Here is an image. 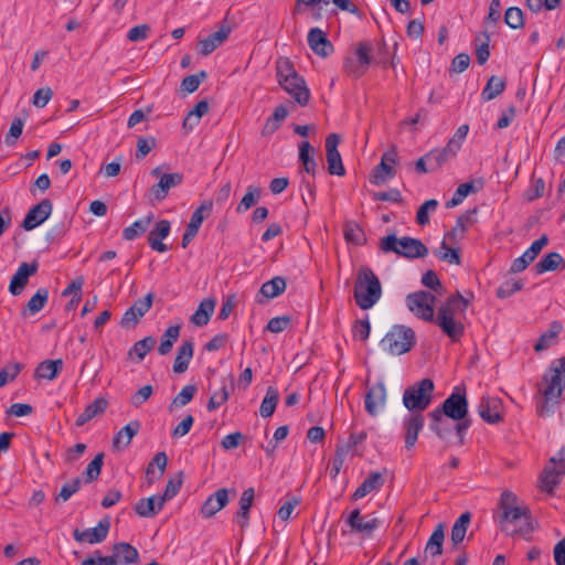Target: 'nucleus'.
Segmentation results:
<instances>
[{
	"mask_svg": "<svg viewBox=\"0 0 565 565\" xmlns=\"http://www.w3.org/2000/svg\"><path fill=\"white\" fill-rule=\"evenodd\" d=\"M182 486V472H179L177 479L171 478L168 480L163 494L159 495V508H163L164 503L168 500H171L173 497L178 494Z\"/></svg>",
	"mask_w": 565,
	"mask_h": 565,
	"instance_id": "5fc2aeb1",
	"label": "nucleus"
},
{
	"mask_svg": "<svg viewBox=\"0 0 565 565\" xmlns=\"http://www.w3.org/2000/svg\"><path fill=\"white\" fill-rule=\"evenodd\" d=\"M563 263V257L561 254L556 252H551L546 254L539 263L535 265V270L537 274H543L545 271H552L557 269L559 264Z\"/></svg>",
	"mask_w": 565,
	"mask_h": 565,
	"instance_id": "3c124183",
	"label": "nucleus"
},
{
	"mask_svg": "<svg viewBox=\"0 0 565 565\" xmlns=\"http://www.w3.org/2000/svg\"><path fill=\"white\" fill-rule=\"evenodd\" d=\"M565 391V356L551 362L536 384L535 411L539 417L552 416L563 403Z\"/></svg>",
	"mask_w": 565,
	"mask_h": 565,
	"instance_id": "f257e3e1",
	"label": "nucleus"
},
{
	"mask_svg": "<svg viewBox=\"0 0 565 565\" xmlns=\"http://www.w3.org/2000/svg\"><path fill=\"white\" fill-rule=\"evenodd\" d=\"M518 497L509 490H505L500 495L499 509L501 511L498 520L501 526V530H504V524L510 522H516L518 520L524 518L525 522L518 530L513 531L512 534H519L526 540L530 539L534 527L531 518V511L527 507H519Z\"/></svg>",
	"mask_w": 565,
	"mask_h": 565,
	"instance_id": "7ed1b4c3",
	"label": "nucleus"
},
{
	"mask_svg": "<svg viewBox=\"0 0 565 565\" xmlns=\"http://www.w3.org/2000/svg\"><path fill=\"white\" fill-rule=\"evenodd\" d=\"M444 540H445V526L443 523H439L434 532L431 533L428 542L425 546V553L430 554L431 556H439L444 551Z\"/></svg>",
	"mask_w": 565,
	"mask_h": 565,
	"instance_id": "f704fd0d",
	"label": "nucleus"
},
{
	"mask_svg": "<svg viewBox=\"0 0 565 565\" xmlns=\"http://www.w3.org/2000/svg\"><path fill=\"white\" fill-rule=\"evenodd\" d=\"M430 418V429L441 439H446L455 429L449 422L445 418L446 416L439 414V412L431 411L428 414Z\"/></svg>",
	"mask_w": 565,
	"mask_h": 565,
	"instance_id": "72a5a7b5",
	"label": "nucleus"
},
{
	"mask_svg": "<svg viewBox=\"0 0 565 565\" xmlns=\"http://www.w3.org/2000/svg\"><path fill=\"white\" fill-rule=\"evenodd\" d=\"M135 512L141 518H152L162 510L159 508V495L142 498L134 507Z\"/></svg>",
	"mask_w": 565,
	"mask_h": 565,
	"instance_id": "473e14b6",
	"label": "nucleus"
},
{
	"mask_svg": "<svg viewBox=\"0 0 565 565\" xmlns=\"http://www.w3.org/2000/svg\"><path fill=\"white\" fill-rule=\"evenodd\" d=\"M434 411L439 412V414L458 422L455 425V430L459 437L460 444H462L463 436L470 426V422L466 419L468 415V399L466 388L456 386L452 393L444 401L441 406Z\"/></svg>",
	"mask_w": 565,
	"mask_h": 565,
	"instance_id": "39448f33",
	"label": "nucleus"
},
{
	"mask_svg": "<svg viewBox=\"0 0 565 565\" xmlns=\"http://www.w3.org/2000/svg\"><path fill=\"white\" fill-rule=\"evenodd\" d=\"M111 554L116 558L118 565L135 564L139 559L138 551L126 542L116 543L113 546Z\"/></svg>",
	"mask_w": 565,
	"mask_h": 565,
	"instance_id": "cd10ccee",
	"label": "nucleus"
},
{
	"mask_svg": "<svg viewBox=\"0 0 565 565\" xmlns=\"http://www.w3.org/2000/svg\"><path fill=\"white\" fill-rule=\"evenodd\" d=\"M23 127H24V121L21 118L15 117L12 120L10 129L4 137V142L7 146H9V147L15 146L18 138L22 135Z\"/></svg>",
	"mask_w": 565,
	"mask_h": 565,
	"instance_id": "e2e57ef3",
	"label": "nucleus"
},
{
	"mask_svg": "<svg viewBox=\"0 0 565 565\" xmlns=\"http://www.w3.org/2000/svg\"><path fill=\"white\" fill-rule=\"evenodd\" d=\"M228 492L226 488H221L211 494L202 504L200 513L204 519L214 516L228 503Z\"/></svg>",
	"mask_w": 565,
	"mask_h": 565,
	"instance_id": "aec40b11",
	"label": "nucleus"
},
{
	"mask_svg": "<svg viewBox=\"0 0 565 565\" xmlns=\"http://www.w3.org/2000/svg\"><path fill=\"white\" fill-rule=\"evenodd\" d=\"M479 188L475 186V181L461 183L455 191L452 198L446 202V207H454L459 205L470 193H476L482 188V182H479Z\"/></svg>",
	"mask_w": 565,
	"mask_h": 565,
	"instance_id": "c03bdc74",
	"label": "nucleus"
},
{
	"mask_svg": "<svg viewBox=\"0 0 565 565\" xmlns=\"http://www.w3.org/2000/svg\"><path fill=\"white\" fill-rule=\"evenodd\" d=\"M313 148L311 147L309 141H302L299 146V161L301 162L305 171L312 177L317 173L318 164L313 157L310 156V151Z\"/></svg>",
	"mask_w": 565,
	"mask_h": 565,
	"instance_id": "37998d69",
	"label": "nucleus"
},
{
	"mask_svg": "<svg viewBox=\"0 0 565 565\" xmlns=\"http://www.w3.org/2000/svg\"><path fill=\"white\" fill-rule=\"evenodd\" d=\"M387 391L384 382L380 381L367 387L364 396V408L370 416H377L385 408Z\"/></svg>",
	"mask_w": 565,
	"mask_h": 565,
	"instance_id": "f8f14e48",
	"label": "nucleus"
},
{
	"mask_svg": "<svg viewBox=\"0 0 565 565\" xmlns=\"http://www.w3.org/2000/svg\"><path fill=\"white\" fill-rule=\"evenodd\" d=\"M416 343V335L412 328L395 324L381 340L384 351L393 355H402L412 350Z\"/></svg>",
	"mask_w": 565,
	"mask_h": 565,
	"instance_id": "6e6552de",
	"label": "nucleus"
},
{
	"mask_svg": "<svg viewBox=\"0 0 565 565\" xmlns=\"http://www.w3.org/2000/svg\"><path fill=\"white\" fill-rule=\"evenodd\" d=\"M39 265L36 262L33 263H21L17 271L11 278L9 285V291L13 296H18L22 292L29 281V277L38 271Z\"/></svg>",
	"mask_w": 565,
	"mask_h": 565,
	"instance_id": "6ab92c4d",
	"label": "nucleus"
},
{
	"mask_svg": "<svg viewBox=\"0 0 565 565\" xmlns=\"http://www.w3.org/2000/svg\"><path fill=\"white\" fill-rule=\"evenodd\" d=\"M345 524L352 533H360L370 537L380 527L381 521L373 514L362 515L359 509H354L345 519Z\"/></svg>",
	"mask_w": 565,
	"mask_h": 565,
	"instance_id": "9b49d317",
	"label": "nucleus"
},
{
	"mask_svg": "<svg viewBox=\"0 0 565 565\" xmlns=\"http://www.w3.org/2000/svg\"><path fill=\"white\" fill-rule=\"evenodd\" d=\"M477 214V209L469 210L466 213L461 214L456 222V225L452 230L446 235L448 238L452 239L457 235H462L467 231V226L473 223V215Z\"/></svg>",
	"mask_w": 565,
	"mask_h": 565,
	"instance_id": "603ef678",
	"label": "nucleus"
},
{
	"mask_svg": "<svg viewBox=\"0 0 565 565\" xmlns=\"http://www.w3.org/2000/svg\"><path fill=\"white\" fill-rule=\"evenodd\" d=\"M214 308L215 300L211 298L202 300L195 312L191 316V322L198 327H203L207 324L212 313L214 312Z\"/></svg>",
	"mask_w": 565,
	"mask_h": 565,
	"instance_id": "2f4dec72",
	"label": "nucleus"
},
{
	"mask_svg": "<svg viewBox=\"0 0 565 565\" xmlns=\"http://www.w3.org/2000/svg\"><path fill=\"white\" fill-rule=\"evenodd\" d=\"M62 367L63 361L60 359L45 360L38 365L35 375L40 379L52 381L58 375V373L62 371Z\"/></svg>",
	"mask_w": 565,
	"mask_h": 565,
	"instance_id": "e433bc0d",
	"label": "nucleus"
},
{
	"mask_svg": "<svg viewBox=\"0 0 565 565\" xmlns=\"http://www.w3.org/2000/svg\"><path fill=\"white\" fill-rule=\"evenodd\" d=\"M260 188L256 185H249L247 188V192L242 198L241 202L238 203L236 207L237 213H243L249 210L253 205L257 203V201L260 198Z\"/></svg>",
	"mask_w": 565,
	"mask_h": 565,
	"instance_id": "864d4df0",
	"label": "nucleus"
},
{
	"mask_svg": "<svg viewBox=\"0 0 565 565\" xmlns=\"http://www.w3.org/2000/svg\"><path fill=\"white\" fill-rule=\"evenodd\" d=\"M469 306V301L462 297V295L457 291L449 296L444 302L437 312V316H445V317H451L456 318L457 313H463Z\"/></svg>",
	"mask_w": 565,
	"mask_h": 565,
	"instance_id": "393cba45",
	"label": "nucleus"
},
{
	"mask_svg": "<svg viewBox=\"0 0 565 565\" xmlns=\"http://www.w3.org/2000/svg\"><path fill=\"white\" fill-rule=\"evenodd\" d=\"M456 156L457 153L447 145L441 149H433L426 153L430 164V171L439 169L444 163L454 159Z\"/></svg>",
	"mask_w": 565,
	"mask_h": 565,
	"instance_id": "c9c22d12",
	"label": "nucleus"
},
{
	"mask_svg": "<svg viewBox=\"0 0 565 565\" xmlns=\"http://www.w3.org/2000/svg\"><path fill=\"white\" fill-rule=\"evenodd\" d=\"M380 248L384 253H395L405 258H422L428 255V248L420 239L409 236L398 238L395 234L382 237Z\"/></svg>",
	"mask_w": 565,
	"mask_h": 565,
	"instance_id": "423d86ee",
	"label": "nucleus"
},
{
	"mask_svg": "<svg viewBox=\"0 0 565 565\" xmlns=\"http://www.w3.org/2000/svg\"><path fill=\"white\" fill-rule=\"evenodd\" d=\"M230 397V390L226 384H223L221 390L215 392L209 403H207V411L213 412L221 407L224 403L227 402Z\"/></svg>",
	"mask_w": 565,
	"mask_h": 565,
	"instance_id": "338daca9",
	"label": "nucleus"
},
{
	"mask_svg": "<svg viewBox=\"0 0 565 565\" xmlns=\"http://www.w3.org/2000/svg\"><path fill=\"white\" fill-rule=\"evenodd\" d=\"M180 335V326H170L161 338L158 352L161 355L168 354Z\"/></svg>",
	"mask_w": 565,
	"mask_h": 565,
	"instance_id": "8fccbe9b",
	"label": "nucleus"
},
{
	"mask_svg": "<svg viewBox=\"0 0 565 565\" xmlns=\"http://www.w3.org/2000/svg\"><path fill=\"white\" fill-rule=\"evenodd\" d=\"M108 402L104 397L96 398L93 403L88 404L84 412L76 418L75 425L77 427L84 426L94 417L103 414L107 408Z\"/></svg>",
	"mask_w": 565,
	"mask_h": 565,
	"instance_id": "c756f323",
	"label": "nucleus"
},
{
	"mask_svg": "<svg viewBox=\"0 0 565 565\" xmlns=\"http://www.w3.org/2000/svg\"><path fill=\"white\" fill-rule=\"evenodd\" d=\"M356 306L371 309L382 297V285L375 273L366 266L359 268L353 291Z\"/></svg>",
	"mask_w": 565,
	"mask_h": 565,
	"instance_id": "20e7f679",
	"label": "nucleus"
},
{
	"mask_svg": "<svg viewBox=\"0 0 565 565\" xmlns=\"http://www.w3.org/2000/svg\"><path fill=\"white\" fill-rule=\"evenodd\" d=\"M344 238L349 243L362 245L365 242L364 232L356 223H347Z\"/></svg>",
	"mask_w": 565,
	"mask_h": 565,
	"instance_id": "052dcab7",
	"label": "nucleus"
},
{
	"mask_svg": "<svg viewBox=\"0 0 565 565\" xmlns=\"http://www.w3.org/2000/svg\"><path fill=\"white\" fill-rule=\"evenodd\" d=\"M565 475V446L550 460L541 476L542 489L552 492Z\"/></svg>",
	"mask_w": 565,
	"mask_h": 565,
	"instance_id": "9d476101",
	"label": "nucleus"
},
{
	"mask_svg": "<svg viewBox=\"0 0 565 565\" xmlns=\"http://www.w3.org/2000/svg\"><path fill=\"white\" fill-rule=\"evenodd\" d=\"M156 344L153 337H146L142 340L137 341L129 350L128 355L136 354L138 361H142L145 356L152 350Z\"/></svg>",
	"mask_w": 565,
	"mask_h": 565,
	"instance_id": "6e6d98bb",
	"label": "nucleus"
},
{
	"mask_svg": "<svg viewBox=\"0 0 565 565\" xmlns=\"http://www.w3.org/2000/svg\"><path fill=\"white\" fill-rule=\"evenodd\" d=\"M286 287L287 282L285 278L276 276L262 285L259 294L266 299H273L282 294Z\"/></svg>",
	"mask_w": 565,
	"mask_h": 565,
	"instance_id": "4c0bfd02",
	"label": "nucleus"
},
{
	"mask_svg": "<svg viewBox=\"0 0 565 565\" xmlns=\"http://www.w3.org/2000/svg\"><path fill=\"white\" fill-rule=\"evenodd\" d=\"M405 448L411 450L416 445L417 438L424 428V416L419 413H411L402 424Z\"/></svg>",
	"mask_w": 565,
	"mask_h": 565,
	"instance_id": "dca6fc26",
	"label": "nucleus"
},
{
	"mask_svg": "<svg viewBox=\"0 0 565 565\" xmlns=\"http://www.w3.org/2000/svg\"><path fill=\"white\" fill-rule=\"evenodd\" d=\"M104 457H105L104 452H99L88 463V466L86 467V470L84 472L86 483H90L98 479L100 471H102L103 463H104Z\"/></svg>",
	"mask_w": 565,
	"mask_h": 565,
	"instance_id": "4d7b16f0",
	"label": "nucleus"
},
{
	"mask_svg": "<svg viewBox=\"0 0 565 565\" xmlns=\"http://www.w3.org/2000/svg\"><path fill=\"white\" fill-rule=\"evenodd\" d=\"M182 182L183 174L180 172L163 173L158 183L150 188V193L156 201L161 202L168 196L170 189L180 185Z\"/></svg>",
	"mask_w": 565,
	"mask_h": 565,
	"instance_id": "a211bd4d",
	"label": "nucleus"
},
{
	"mask_svg": "<svg viewBox=\"0 0 565 565\" xmlns=\"http://www.w3.org/2000/svg\"><path fill=\"white\" fill-rule=\"evenodd\" d=\"M563 330V326L559 321L555 320L550 324V329L544 332L534 344L536 352L544 351L551 347L552 340H554Z\"/></svg>",
	"mask_w": 565,
	"mask_h": 565,
	"instance_id": "a19ab883",
	"label": "nucleus"
},
{
	"mask_svg": "<svg viewBox=\"0 0 565 565\" xmlns=\"http://www.w3.org/2000/svg\"><path fill=\"white\" fill-rule=\"evenodd\" d=\"M435 255L444 262H448L449 264L459 265L460 254L457 249L449 247L445 241H443L438 250L435 252Z\"/></svg>",
	"mask_w": 565,
	"mask_h": 565,
	"instance_id": "680f3d73",
	"label": "nucleus"
},
{
	"mask_svg": "<svg viewBox=\"0 0 565 565\" xmlns=\"http://www.w3.org/2000/svg\"><path fill=\"white\" fill-rule=\"evenodd\" d=\"M141 424L139 420H131L124 426L114 437L113 447L117 450H121L128 447L132 438L139 433Z\"/></svg>",
	"mask_w": 565,
	"mask_h": 565,
	"instance_id": "bb28decb",
	"label": "nucleus"
},
{
	"mask_svg": "<svg viewBox=\"0 0 565 565\" xmlns=\"http://www.w3.org/2000/svg\"><path fill=\"white\" fill-rule=\"evenodd\" d=\"M110 522L108 519H103L95 527L85 531L74 530L73 536L77 542H86L89 544H97L105 541L108 535Z\"/></svg>",
	"mask_w": 565,
	"mask_h": 565,
	"instance_id": "f3484780",
	"label": "nucleus"
},
{
	"mask_svg": "<svg viewBox=\"0 0 565 565\" xmlns=\"http://www.w3.org/2000/svg\"><path fill=\"white\" fill-rule=\"evenodd\" d=\"M154 299L153 292H148L143 298H140L128 308L121 317L120 326L126 329L134 328L139 320L150 310Z\"/></svg>",
	"mask_w": 565,
	"mask_h": 565,
	"instance_id": "ddd939ff",
	"label": "nucleus"
},
{
	"mask_svg": "<svg viewBox=\"0 0 565 565\" xmlns=\"http://www.w3.org/2000/svg\"><path fill=\"white\" fill-rule=\"evenodd\" d=\"M276 77L280 87L300 106H306L309 103L310 90L288 57H279L276 61Z\"/></svg>",
	"mask_w": 565,
	"mask_h": 565,
	"instance_id": "f03ea898",
	"label": "nucleus"
},
{
	"mask_svg": "<svg viewBox=\"0 0 565 565\" xmlns=\"http://www.w3.org/2000/svg\"><path fill=\"white\" fill-rule=\"evenodd\" d=\"M505 81L501 77L492 75L481 92V98L490 102L497 98L505 88Z\"/></svg>",
	"mask_w": 565,
	"mask_h": 565,
	"instance_id": "58836bf2",
	"label": "nucleus"
},
{
	"mask_svg": "<svg viewBox=\"0 0 565 565\" xmlns=\"http://www.w3.org/2000/svg\"><path fill=\"white\" fill-rule=\"evenodd\" d=\"M372 52H373V45L371 42H360L358 44V47L355 50V58L362 63V65L369 66L372 63Z\"/></svg>",
	"mask_w": 565,
	"mask_h": 565,
	"instance_id": "69168bd1",
	"label": "nucleus"
},
{
	"mask_svg": "<svg viewBox=\"0 0 565 565\" xmlns=\"http://www.w3.org/2000/svg\"><path fill=\"white\" fill-rule=\"evenodd\" d=\"M307 41L309 47L321 57H327L333 52L332 43L319 28H313L309 31Z\"/></svg>",
	"mask_w": 565,
	"mask_h": 565,
	"instance_id": "4be33fe9",
	"label": "nucleus"
},
{
	"mask_svg": "<svg viewBox=\"0 0 565 565\" xmlns=\"http://www.w3.org/2000/svg\"><path fill=\"white\" fill-rule=\"evenodd\" d=\"M340 143V136L330 134L326 139V156L328 163V172L332 175L342 177L345 174V169L342 163L341 154L338 151Z\"/></svg>",
	"mask_w": 565,
	"mask_h": 565,
	"instance_id": "4468645a",
	"label": "nucleus"
},
{
	"mask_svg": "<svg viewBox=\"0 0 565 565\" xmlns=\"http://www.w3.org/2000/svg\"><path fill=\"white\" fill-rule=\"evenodd\" d=\"M435 385L426 377L408 386L403 394V404L411 413L424 412L431 403Z\"/></svg>",
	"mask_w": 565,
	"mask_h": 565,
	"instance_id": "0eeeda50",
	"label": "nucleus"
},
{
	"mask_svg": "<svg viewBox=\"0 0 565 565\" xmlns=\"http://www.w3.org/2000/svg\"><path fill=\"white\" fill-rule=\"evenodd\" d=\"M344 71L348 75L359 78L365 74L367 67L362 65L355 57H345Z\"/></svg>",
	"mask_w": 565,
	"mask_h": 565,
	"instance_id": "774afa93",
	"label": "nucleus"
},
{
	"mask_svg": "<svg viewBox=\"0 0 565 565\" xmlns=\"http://www.w3.org/2000/svg\"><path fill=\"white\" fill-rule=\"evenodd\" d=\"M470 520H471L470 512L462 513L456 520L455 524L452 525L451 535H450V540L454 545H458L463 541L468 525L470 523Z\"/></svg>",
	"mask_w": 565,
	"mask_h": 565,
	"instance_id": "a18cd8bd",
	"label": "nucleus"
},
{
	"mask_svg": "<svg viewBox=\"0 0 565 565\" xmlns=\"http://www.w3.org/2000/svg\"><path fill=\"white\" fill-rule=\"evenodd\" d=\"M384 483V479L380 472H371L369 477L358 487L352 494L353 500L364 498L374 490H379Z\"/></svg>",
	"mask_w": 565,
	"mask_h": 565,
	"instance_id": "7c9ffc66",
	"label": "nucleus"
},
{
	"mask_svg": "<svg viewBox=\"0 0 565 565\" xmlns=\"http://www.w3.org/2000/svg\"><path fill=\"white\" fill-rule=\"evenodd\" d=\"M171 231V224L167 220L159 221L156 226L148 234L149 246L159 253H164L169 249L167 244L162 243Z\"/></svg>",
	"mask_w": 565,
	"mask_h": 565,
	"instance_id": "5701e85b",
	"label": "nucleus"
},
{
	"mask_svg": "<svg viewBox=\"0 0 565 565\" xmlns=\"http://www.w3.org/2000/svg\"><path fill=\"white\" fill-rule=\"evenodd\" d=\"M52 210L53 204L51 200L43 199L28 211L22 222V227L25 231H32L50 217Z\"/></svg>",
	"mask_w": 565,
	"mask_h": 565,
	"instance_id": "2eb2a0df",
	"label": "nucleus"
},
{
	"mask_svg": "<svg viewBox=\"0 0 565 565\" xmlns=\"http://www.w3.org/2000/svg\"><path fill=\"white\" fill-rule=\"evenodd\" d=\"M230 33L231 28L222 26L218 31L210 34L205 39L200 40L198 43L200 54L203 56L210 55L228 39Z\"/></svg>",
	"mask_w": 565,
	"mask_h": 565,
	"instance_id": "b1692460",
	"label": "nucleus"
},
{
	"mask_svg": "<svg viewBox=\"0 0 565 565\" xmlns=\"http://www.w3.org/2000/svg\"><path fill=\"white\" fill-rule=\"evenodd\" d=\"M278 399L279 393L277 388H275L274 386H268L266 390L265 397L263 398L259 407L260 416L264 418L270 417L275 413Z\"/></svg>",
	"mask_w": 565,
	"mask_h": 565,
	"instance_id": "ea45409f",
	"label": "nucleus"
},
{
	"mask_svg": "<svg viewBox=\"0 0 565 565\" xmlns=\"http://www.w3.org/2000/svg\"><path fill=\"white\" fill-rule=\"evenodd\" d=\"M396 171L391 164L380 162L370 174V182L374 185H382L394 178Z\"/></svg>",
	"mask_w": 565,
	"mask_h": 565,
	"instance_id": "79ce46f5",
	"label": "nucleus"
},
{
	"mask_svg": "<svg viewBox=\"0 0 565 565\" xmlns=\"http://www.w3.org/2000/svg\"><path fill=\"white\" fill-rule=\"evenodd\" d=\"M196 391L198 388L195 385H185L181 392L172 399L170 409L174 407H182L189 404L193 399Z\"/></svg>",
	"mask_w": 565,
	"mask_h": 565,
	"instance_id": "bf43d9fd",
	"label": "nucleus"
},
{
	"mask_svg": "<svg viewBox=\"0 0 565 565\" xmlns=\"http://www.w3.org/2000/svg\"><path fill=\"white\" fill-rule=\"evenodd\" d=\"M501 407L502 403L499 398L486 396L478 405V413L484 422L497 424L502 420Z\"/></svg>",
	"mask_w": 565,
	"mask_h": 565,
	"instance_id": "412c9836",
	"label": "nucleus"
},
{
	"mask_svg": "<svg viewBox=\"0 0 565 565\" xmlns=\"http://www.w3.org/2000/svg\"><path fill=\"white\" fill-rule=\"evenodd\" d=\"M504 22L511 29L522 28L524 24L523 12L518 7H510L504 13Z\"/></svg>",
	"mask_w": 565,
	"mask_h": 565,
	"instance_id": "0e129e2a",
	"label": "nucleus"
},
{
	"mask_svg": "<svg viewBox=\"0 0 565 565\" xmlns=\"http://www.w3.org/2000/svg\"><path fill=\"white\" fill-rule=\"evenodd\" d=\"M168 463V457L166 452H157L152 460L148 463L147 470H146V479L149 484L153 483V480L149 478V475L154 472V466L159 468V477H161L164 473L166 467Z\"/></svg>",
	"mask_w": 565,
	"mask_h": 565,
	"instance_id": "13d9d810",
	"label": "nucleus"
},
{
	"mask_svg": "<svg viewBox=\"0 0 565 565\" xmlns=\"http://www.w3.org/2000/svg\"><path fill=\"white\" fill-rule=\"evenodd\" d=\"M153 218V215L150 214L141 220H137L130 226L126 227L122 231V237L127 241H132L139 236H141L149 227Z\"/></svg>",
	"mask_w": 565,
	"mask_h": 565,
	"instance_id": "49530a36",
	"label": "nucleus"
},
{
	"mask_svg": "<svg viewBox=\"0 0 565 565\" xmlns=\"http://www.w3.org/2000/svg\"><path fill=\"white\" fill-rule=\"evenodd\" d=\"M213 207L212 201H205L203 202L199 207L194 210V212L191 215L190 222L186 225V228L199 232L202 222L206 216L210 215Z\"/></svg>",
	"mask_w": 565,
	"mask_h": 565,
	"instance_id": "de8ad7c7",
	"label": "nucleus"
},
{
	"mask_svg": "<svg viewBox=\"0 0 565 565\" xmlns=\"http://www.w3.org/2000/svg\"><path fill=\"white\" fill-rule=\"evenodd\" d=\"M436 297L429 291L419 290L406 297V306L417 318L434 321V303Z\"/></svg>",
	"mask_w": 565,
	"mask_h": 565,
	"instance_id": "1a4fd4ad",
	"label": "nucleus"
},
{
	"mask_svg": "<svg viewBox=\"0 0 565 565\" xmlns=\"http://www.w3.org/2000/svg\"><path fill=\"white\" fill-rule=\"evenodd\" d=\"M441 331L452 341L458 342L465 332V326L456 318L437 316L434 320Z\"/></svg>",
	"mask_w": 565,
	"mask_h": 565,
	"instance_id": "a878e982",
	"label": "nucleus"
},
{
	"mask_svg": "<svg viewBox=\"0 0 565 565\" xmlns=\"http://www.w3.org/2000/svg\"><path fill=\"white\" fill-rule=\"evenodd\" d=\"M194 344L192 341H184L178 349V354L174 360L173 371L178 374L184 373L193 356Z\"/></svg>",
	"mask_w": 565,
	"mask_h": 565,
	"instance_id": "c85d7f7f",
	"label": "nucleus"
},
{
	"mask_svg": "<svg viewBox=\"0 0 565 565\" xmlns=\"http://www.w3.org/2000/svg\"><path fill=\"white\" fill-rule=\"evenodd\" d=\"M49 300V290L46 288H40L38 291L30 298L25 308L23 309V315H26L29 311L31 315L38 313L41 311Z\"/></svg>",
	"mask_w": 565,
	"mask_h": 565,
	"instance_id": "09e8293b",
	"label": "nucleus"
}]
</instances>
